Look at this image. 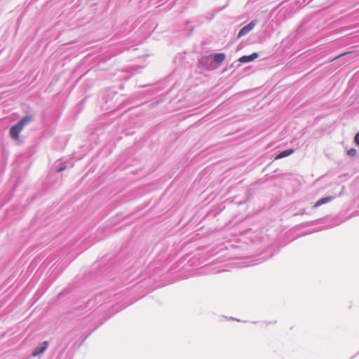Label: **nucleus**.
Here are the masks:
<instances>
[{
	"instance_id": "nucleus-4",
	"label": "nucleus",
	"mask_w": 359,
	"mask_h": 359,
	"mask_svg": "<svg viewBox=\"0 0 359 359\" xmlns=\"http://www.w3.org/2000/svg\"><path fill=\"white\" fill-rule=\"evenodd\" d=\"M258 53H253L251 55H243L238 60V61L241 63H246L250 62L255 60L258 57Z\"/></svg>"
},
{
	"instance_id": "nucleus-8",
	"label": "nucleus",
	"mask_w": 359,
	"mask_h": 359,
	"mask_svg": "<svg viewBox=\"0 0 359 359\" xmlns=\"http://www.w3.org/2000/svg\"><path fill=\"white\" fill-rule=\"evenodd\" d=\"M357 154V151L354 148H351V149L347 151V154L350 156H355Z\"/></svg>"
},
{
	"instance_id": "nucleus-6",
	"label": "nucleus",
	"mask_w": 359,
	"mask_h": 359,
	"mask_svg": "<svg viewBox=\"0 0 359 359\" xmlns=\"http://www.w3.org/2000/svg\"><path fill=\"white\" fill-rule=\"evenodd\" d=\"M294 150L293 149H289L284 151H280L276 157V159H280L285 157H287L292 154H293Z\"/></svg>"
},
{
	"instance_id": "nucleus-1",
	"label": "nucleus",
	"mask_w": 359,
	"mask_h": 359,
	"mask_svg": "<svg viewBox=\"0 0 359 359\" xmlns=\"http://www.w3.org/2000/svg\"><path fill=\"white\" fill-rule=\"evenodd\" d=\"M32 120V116L29 115L22 117L15 125L10 129V135L13 140H18L20 133L24 127Z\"/></svg>"
},
{
	"instance_id": "nucleus-7",
	"label": "nucleus",
	"mask_w": 359,
	"mask_h": 359,
	"mask_svg": "<svg viewBox=\"0 0 359 359\" xmlns=\"http://www.w3.org/2000/svg\"><path fill=\"white\" fill-rule=\"evenodd\" d=\"M226 58V55L223 53H215L213 55V60L217 63L222 62Z\"/></svg>"
},
{
	"instance_id": "nucleus-3",
	"label": "nucleus",
	"mask_w": 359,
	"mask_h": 359,
	"mask_svg": "<svg viewBox=\"0 0 359 359\" xmlns=\"http://www.w3.org/2000/svg\"><path fill=\"white\" fill-rule=\"evenodd\" d=\"M48 345V341H43L38 346H36L32 351V355L36 357L41 353H43L47 348Z\"/></svg>"
},
{
	"instance_id": "nucleus-11",
	"label": "nucleus",
	"mask_w": 359,
	"mask_h": 359,
	"mask_svg": "<svg viewBox=\"0 0 359 359\" xmlns=\"http://www.w3.org/2000/svg\"><path fill=\"white\" fill-rule=\"evenodd\" d=\"M305 213V210H300L299 212L297 215H304Z\"/></svg>"
},
{
	"instance_id": "nucleus-10",
	"label": "nucleus",
	"mask_w": 359,
	"mask_h": 359,
	"mask_svg": "<svg viewBox=\"0 0 359 359\" xmlns=\"http://www.w3.org/2000/svg\"><path fill=\"white\" fill-rule=\"evenodd\" d=\"M66 169V166H61L60 168H57V172H62L63 170H65Z\"/></svg>"
},
{
	"instance_id": "nucleus-5",
	"label": "nucleus",
	"mask_w": 359,
	"mask_h": 359,
	"mask_svg": "<svg viewBox=\"0 0 359 359\" xmlns=\"http://www.w3.org/2000/svg\"><path fill=\"white\" fill-rule=\"evenodd\" d=\"M335 198V196H329L319 199L314 205L313 208H316L322 205L332 201Z\"/></svg>"
},
{
	"instance_id": "nucleus-2",
	"label": "nucleus",
	"mask_w": 359,
	"mask_h": 359,
	"mask_svg": "<svg viewBox=\"0 0 359 359\" xmlns=\"http://www.w3.org/2000/svg\"><path fill=\"white\" fill-rule=\"evenodd\" d=\"M257 21L256 20H252L247 25L244 26L238 32V38H241L246 34H248L251 30L254 29L255 25H257Z\"/></svg>"
},
{
	"instance_id": "nucleus-9",
	"label": "nucleus",
	"mask_w": 359,
	"mask_h": 359,
	"mask_svg": "<svg viewBox=\"0 0 359 359\" xmlns=\"http://www.w3.org/2000/svg\"><path fill=\"white\" fill-rule=\"evenodd\" d=\"M354 141L355 144L359 146V132L355 135Z\"/></svg>"
}]
</instances>
